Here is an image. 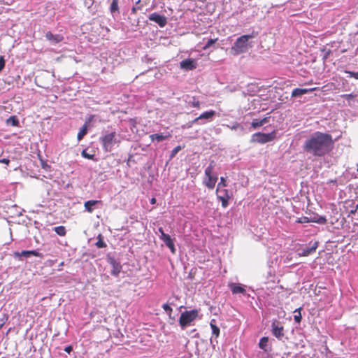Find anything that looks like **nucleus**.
<instances>
[{"label":"nucleus","mask_w":358,"mask_h":358,"mask_svg":"<svg viewBox=\"0 0 358 358\" xmlns=\"http://www.w3.org/2000/svg\"><path fill=\"white\" fill-rule=\"evenodd\" d=\"M333 144L330 134L317 131L305 141L303 148L308 153L322 157L331 150Z\"/></svg>","instance_id":"f257e3e1"},{"label":"nucleus","mask_w":358,"mask_h":358,"mask_svg":"<svg viewBox=\"0 0 358 358\" xmlns=\"http://www.w3.org/2000/svg\"><path fill=\"white\" fill-rule=\"evenodd\" d=\"M254 36V33H252V34L243 35L238 37L231 48V53L233 55H238L246 52L252 47L249 43V40Z\"/></svg>","instance_id":"f03ea898"},{"label":"nucleus","mask_w":358,"mask_h":358,"mask_svg":"<svg viewBox=\"0 0 358 358\" xmlns=\"http://www.w3.org/2000/svg\"><path fill=\"white\" fill-rule=\"evenodd\" d=\"M198 316L199 310L196 309L182 312L179 318V324L181 329H185L187 327L190 326Z\"/></svg>","instance_id":"7ed1b4c3"},{"label":"nucleus","mask_w":358,"mask_h":358,"mask_svg":"<svg viewBox=\"0 0 358 358\" xmlns=\"http://www.w3.org/2000/svg\"><path fill=\"white\" fill-rule=\"evenodd\" d=\"M217 198L221 201L222 207L226 208L229 203V201L233 199V193L231 190L223 188L216 189Z\"/></svg>","instance_id":"20e7f679"},{"label":"nucleus","mask_w":358,"mask_h":358,"mask_svg":"<svg viewBox=\"0 0 358 358\" xmlns=\"http://www.w3.org/2000/svg\"><path fill=\"white\" fill-rule=\"evenodd\" d=\"M276 137L275 131H273L271 133L265 134L257 132L252 136L251 141L253 143H266L274 140Z\"/></svg>","instance_id":"39448f33"},{"label":"nucleus","mask_w":358,"mask_h":358,"mask_svg":"<svg viewBox=\"0 0 358 358\" xmlns=\"http://www.w3.org/2000/svg\"><path fill=\"white\" fill-rule=\"evenodd\" d=\"M103 148L106 152H110L116 141V133L115 131L106 134L100 138Z\"/></svg>","instance_id":"423d86ee"},{"label":"nucleus","mask_w":358,"mask_h":358,"mask_svg":"<svg viewBox=\"0 0 358 358\" xmlns=\"http://www.w3.org/2000/svg\"><path fill=\"white\" fill-rule=\"evenodd\" d=\"M217 180V174L214 172V170L208 169H205V178L203 182L206 187L210 189H213L215 187Z\"/></svg>","instance_id":"0eeeda50"},{"label":"nucleus","mask_w":358,"mask_h":358,"mask_svg":"<svg viewBox=\"0 0 358 358\" xmlns=\"http://www.w3.org/2000/svg\"><path fill=\"white\" fill-rule=\"evenodd\" d=\"M148 19L158 24L161 27H164L167 23L166 17L157 13H151L149 15Z\"/></svg>","instance_id":"6e6552de"},{"label":"nucleus","mask_w":358,"mask_h":358,"mask_svg":"<svg viewBox=\"0 0 358 358\" xmlns=\"http://www.w3.org/2000/svg\"><path fill=\"white\" fill-rule=\"evenodd\" d=\"M34 256L43 258V255L41 252H38L36 250H22V252H14V256L16 257H29L30 256Z\"/></svg>","instance_id":"1a4fd4ad"},{"label":"nucleus","mask_w":358,"mask_h":358,"mask_svg":"<svg viewBox=\"0 0 358 358\" xmlns=\"http://www.w3.org/2000/svg\"><path fill=\"white\" fill-rule=\"evenodd\" d=\"M272 333L278 338H281L284 336V328L279 325V322L274 321L271 324Z\"/></svg>","instance_id":"9d476101"},{"label":"nucleus","mask_w":358,"mask_h":358,"mask_svg":"<svg viewBox=\"0 0 358 358\" xmlns=\"http://www.w3.org/2000/svg\"><path fill=\"white\" fill-rule=\"evenodd\" d=\"M180 66L183 69L193 70L196 68V63L192 59H186L180 62Z\"/></svg>","instance_id":"9b49d317"},{"label":"nucleus","mask_w":358,"mask_h":358,"mask_svg":"<svg viewBox=\"0 0 358 358\" xmlns=\"http://www.w3.org/2000/svg\"><path fill=\"white\" fill-rule=\"evenodd\" d=\"M165 245L170 249L171 252L173 254H175L176 252V248L174 245V243L173 239L171 238V236L169 234L163 235V236L160 238Z\"/></svg>","instance_id":"f8f14e48"},{"label":"nucleus","mask_w":358,"mask_h":358,"mask_svg":"<svg viewBox=\"0 0 358 358\" xmlns=\"http://www.w3.org/2000/svg\"><path fill=\"white\" fill-rule=\"evenodd\" d=\"M45 38L48 41L58 43L64 40V36L62 34H53L51 31H48L45 34Z\"/></svg>","instance_id":"ddd939ff"},{"label":"nucleus","mask_w":358,"mask_h":358,"mask_svg":"<svg viewBox=\"0 0 358 358\" xmlns=\"http://www.w3.org/2000/svg\"><path fill=\"white\" fill-rule=\"evenodd\" d=\"M317 89V87H313V88H310V89L295 88L294 90H293V91L292 92V97H299L306 93L313 92V91L316 90Z\"/></svg>","instance_id":"4468645a"},{"label":"nucleus","mask_w":358,"mask_h":358,"mask_svg":"<svg viewBox=\"0 0 358 358\" xmlns=\"http://www.w3.org/2000/svg\"><path fill=\"white\" fill-rule=\"evenodd\" d=\"M170 137H171V134L169 132H167L166 134H155L150 135V138L151 139L152 141H156L157 142H161Z\"/></svg>","instance_id":"2eb2a0df"},{"label":"nucleus","mask_w":358,"mask_h":358,"mask_svg":"<svg viewBox=\"0 0 358 358\" xmlns=\"http://www.w3.org/2000/svg\"><path fill=\"white\" fill-rule=\"evenodd\" d=\"M110 263L113 266V269L110 272L111 275L115 276L118 275L122 269L121 264L119 262H116L114 259H111Z\"/></svg>","instance_id":"dca6fc26"},{"label":"nucleus","mask_w":358,"mask_h":358,"mask_svg":"<svg viewBox=\"0 0 358 358\" xmlns=\"http://www.w3.org/2000/svg\"><path fill=\"white\" fill-rule=\"evenodd\" d=\"M318 243L315 242L313 245L310 248L303 249L301 252L299 253V255L300 257H307L310 255V254L315 252L316 249L317 248Z\"/></svg>","instance_id":"f3484780"},{"label":"nucleus","mask_w":358,"mask_h":358,"mask_svg":"<svg viewBox=\"0 0 358 358\" xmlns=\"http://www.w3.org/2000/svg\"><path fill=\"white\" fill-rule=\"evenodd\" d=\"M90 121V119L88 121H86L83 126L80 128V131H78L77 135V138L78 141H81L83 138V137L87 134Z\"/></svg>","instance_id":"a211bd4d"},{"label":"nucleus","mask_w":358,"mask_h":358,"mask_svg":"<svg viewBox=\"0 0 358 358\" xmlns=\"http://www.w3.org/2000/svg\"><path fill=\"white\" fill-rule=\"evenodd\" d=\"M229 286L233 294H245L246 292L243 287L236 283H231Z\"/></svg>","instance_id":"6ab92c4d"},{"label":"nucleus","mask_w":358,"mask_h":358,"mask_svg":"<svg viewBox=\"0 0 358 358\" xmlns=\"http://www.w3.org/2000/svg\"><path fill=\"white\" fill-rule=\"evenodd\" d=\"M310 222H315L320 224H325L327 220L324 216H320L317 214H315L313 216L309 217Z\"/></svg>","instance_id":"aec40b11"},{"label":"nucleus","mask_w":358,"mask_h":358,"mask_svg":"<svg viewBox=\"0 0 358 358\" xmlns=\"http://www.w3.org/2000/svg\"><path fill=\"white\" fill-rule=\"evenodd\" d=\"M215 111H214V110L206 111V112L203 113L202 114H201L198 117H196L194 120V122H196L197 120H201V119H210L212 117H213L215 115Z\"/></svg>","instance_id":"412c9836"},{"label":"nucleus","mask_w":358,"mask_h":358,"mask_svg":"<svg viewBox=\"0 0 358 358\" xmlns=\"http://www.w3.org/2000/svg\"><path fill=\"white\" fill-rule=\"evenodd\" d=\"M99 202H100V201H97V200H89V201H86L84 204L85 210L89 213H92L93 211L92 206Z\"/></svg>","instance_id":"4be33fe9"},{"label":"nucleus","mask_w":358,"mask_h":358,"mask_svg":"<svg viewBox=\"0 0 358 358\" xmlns=\"http://www.w3.org/2000/svg\"><path fill=\"white\" fill-rule=\"evenodd\" d=\"M210 327L212 329L213 334L216 336L218 337L220 335V328L216 326L215 324V320L213 319L210 322Z\"/></svg>","instance_id":"5701e85b"},{"label":"nucleus","mask_w":358,"mask_h":358,"mask_svg":"<svg viewBox=\"0 0 358 358\" xmlns=\"http://www.w3.org/2000/svg\"><path fill=\"white\" fill-rule=\"evenodd\" d=\"M268 342V337H266V336L262 337L260 339V341L259 343V347L262 350H264V351H267L266 347H267Z\"/></svg>","instance_id":"b1692460"},{"label":"nucleus","mask_w":358,"mask_h":358,"mask_svg":"<svg viewBox=\"0 0 358 358\" xmlns=\"http://www.w3.org/2000/svg\"><path fill=\"white\" fill-rule=\"evenodd\" d=\"M54 231L60 236H64L66 234V228L64 226L56 227L54 228Z\"/></svg>","instance_id":"393cba45"},{"label":"nucleus","mask_w":358,"mask_h":358,"mask_svg":"<svg viewBox=\"0 0 358 358\" xmlns=\"http://www.w3.org/2000/svg\"><path fill=\"white\" fill-rule=\"evenodd\" d=\"M6 123H7V124H10L12 126L15 127V126H18L19 120L16 117V116L13 115V116L10 117L8 119H7Z\"/></svg>","instance_id":"a878e982"},{"label":"nucleus","mask_w":358,"mask_h":358,"mask_svg":"<svg viewBox=\"0 0 358 358\" xmlns=\"http://www.w3.org/2000/svg\"><path fill=\"white\" fill-rule=\"evenodd\" d=\"M119 10V6H118V0H113L111 4H110V10L111 13H115L116 11H118Z\"/></svg>","instance_id":"bb28decb"},{"label":"nucleus","mask_w":358,"mask_h":358,"mask_svg":"<svg viewBox=\"0 0 358 358\" xmlns=\"http://www.w3.org/2000/svg\"><path fill=\"white\" fill-rule=\"evenodd\" d=\"M301 308H299L295 310V311H294L295 313H297V314H296L294 317V320L296 323H300L301 321L302 317H301Z\"/></svg>","instance_id":"cd10ccee"},{"label":"nucleus","mask_w":358,"mask_h":358,"mask_svg":"<svg viewBox=\"0 0 358 358\" xmlns=\"http://www.w3.org/2000/svg\"><path fill=\"white\" fill-rule=\"evenodd\" d=\"M96 245L97 246V248H106V244L105 243V242L103 241L102 239V237H101V235L99 234V236H98V241L96 243Z\"/></svg>","instance_id":"c85d7f7f"},{"label":"nucleus","mask_w":358,"mask_h":358,"mask_svg":"<svg viewBox=\"0 0 358 358\" xmlns=\"http://www.w3.org/2000/svg\"><path fill=\"white\" fill-rule=\"evenodd\" d=\"M227 180L225 179V178L221 177L220 178V181L217 184V188L227 187Z\"/></svg>","instance_id":"c756f323"},{"label":"nucleus","mask_w":358,"mask_h":358,"mask_svg":"<svg viewBox=\"0 0 358 358\" xmlns=\"http://www.w3.org/2000/svg\"><path fill=\"white\" fill-rule=\"evenodd\" d=\"M162 308L167 313V314L169 315V317H171V313H172V311H173V309L171 308V306L169 304H167V303H164V304H163Z\"/></svg>","instance_id":"7c9ffc66"},{"label":"nucleus","mask_w":358,"mask_h":358,"mask_svg":"<svg viewBox=\"0 0 358 358\" xmlns=\"http://www.w3.org/2000/svg\"><path fill=\"white\" fill-rule=\"evenodd\" d=\"M182 149V147L180 145H178L176 146V148H174L171 152V155H170V157L171 158H173L177 154L178 152L181 150Z\"/></svg>","instance_id":"2f4dec72"},{"label":"nucleus","mask_w":358,"mask_h":358,"mask_svg":"<svg viewBox=\"0 0 358 358\" xmlns=\"http://www.w3.org/2000/svg\"><path fill=\"white\" fill-rule=\"evenodd\" d=\"M217 41V38L215 39H209L206 44V45L203 48V50H207L209 48L211 45H213L216 41Z\"/></svg>","instance_id":"473e14b6"},{"label":"nucleus","mask_w":358,"mask_h":358,"mask_svg":"<svg viewBox=\"0 0 358 358\" xmlns=\"http://www.w3.org/2000/svg\"><path fill=\"white\" fill-rule=\"evenodd\" d=\"M251 125L253 128H257V127L262 126V124L260 120L255 119V120H253V121L251 123Z\"/></svg>","instance_id":"72a5a7b5"},{"label":"nucleus","mask_w":358,"mask_h":358,"mask_svg":"<svg viewBox=\"0 0 358 358\" xmlns=\"http://www.w3.org/2000/svg\"><path fill=\"white\" fill-rule=\"evenodd\" d=\"M296 222L297 223H309L310 220H309V217L303 216L301 217L298 218Z\"/></svg>","instance_id":"f704fd0d"},{"label":"nucleus","mask_w":358,"mask_h":358,"mask_svg":"<svg viewBox=\"0 0 358 358\" xmlns=\"http://www.w3.org/2000/svg\"><path fill=\"white\" fill-rule=\"evenodd\" d=\"M82 156L88 159H92L94 158V155H90L87 152L86 150H83L81 153Z\"/></svg>","instance_id":"c9c22d12"},{"label":"nucleus","mask_w":358,"mask_h":358,"mask_svg":"<svg viewBox=\"0 0 358 358\" xmlns=\"http://www.w3.org/2000/svg\"><path fill=\"white\" fill-rule=\"evenodd\" d=\"M191 105L193 107H195V108H199L200 107V102L199 100H197L195 97H193V100L191 102Z\"/></svg>","instance_id":"e433bc0d"},{"label":"nucleus","mask_w":358,"mask_h":358,"mask_svg":"<svg viewBox=\"0 0 358 358\" xmlns=\"http://www.w3.org/2000/svg\"><path fill=\"white\" fill-rule=\"evenodd\" d=\"M216 166V163L214 160H211L209 163V165L206 167L208 169L214 170Z\"/></svg>","instance_id":"4c0bfd02"},{"label":"nucleus","mask_w":358,"mask_h":358,"mask_svg":"<svg viewBox=\"0 0 358 358\" xmlns=\"http://www.w3.org/2000/svg\"><path fill=\"white\" fill-rule=\"evenodd\" d=\"M5 67V59L3 57H0V71H1Z\"/></svg>","instance_id":"58836bf2"},{"label":"nucleus","mask_w":358,"mask_h":358,"mask_svg":"<svg viewBox=\"0 0 358 358\" xmlns=\"http://www.w3.org/2000/svg\"><path fill=\"white\" fill-rule=\"evenodd\" d=\"M341 96L345 98L347 100H351L355 97V96L352 95V94H343V95H341Z\"/></svg>","instance_id":"ea45409f"},{"label":"nucleus","mask_w":358,"mask_h":358,"mask_svg":"<svg viewBox=\"0 0 358 358\" xmlns=\"http://www.w3.org/2000/svg\"><path fill=\"white\" fill-rule=\"evenodd\" d=\"M0 163H3V164L8 165L10 163V160L8 159L4 158L2 159H0Z\"/></svg>","instance_id":"a19ab883"},{"label":"nucleus","mask_w":358,"mask_h":358,"mask_svg":"<svg viewBox=\"0 0 358 358\" xmlns=\"http://www.w3.org/2000/svg\"><path fill=\"white\" fill-rule=\"evenodd\" d=\"M64 351L68 353H70L72 351V346L71 345L66 346L64 349Z\"/></svg>","instance_id":"79ce46f5"},{"label":"nucleus","mask_w":358,"mask_h":358,"mask_svg":"<svg viewBox=\"0 0 358 358\" xmlns=\"http://www.w3.org/2000/svg\"><path fill=\"white\" fill-rule=\"evenodd\" d=\"M268 119L269 117H264L263 119L260 120L262 125H264V124L267 123L268 122Z\"/></svg>","instance_id":"37998d69"},{"label":"nucleus","mask_w":358,"mask_h":358,"mask_svg":"<svg viewBox=\"0 0 358 358\" xmlns=\"http://www.w3.org/2000/svg\"><path fill=\"white\" fill-rule=\"evenodd\" d=\"M158 231L160 233V238L163 236V235H166V233H164L162 227H159Z\"/></svg>","instance_id":"c03bdc74"},{"label":"nucleus","mask_w":358,"mask_h":358,"mask_svg":"<svg viewBox=\"0 0 358 358\" xmlns=\"http://www.w3.org/2000/svg\"><path fill=\"white\" fill-rule=\"evenodd\" d=\"M330 53H331V50H328V51L326 52V54H325V55H324V59H326L328 57V56L330 55Z\"/></svg>","instance_id":"a18cd8bd"},{"label":"nucleus","mask_w":358,"mask_h":358,"mask_svg":"<svg viewBox=\"0 0 358 358\" xmlns=\"http://www.w3.org/2000/svg\"><path fill=\"white\" fill-rule=\"evenodd\" d=\"M157 200L155 198H152L151 200H150V203L152 204H155L156 203Z\"/></svg>","instance_id":"49530a36"},{"label":"nucleus","mask_w":358,"mask_h":358,"mask_svg":"<svg viewBox=\"0 0 358 358\" xmlns=\"http://www.w3.org/2000/svg\"><path fill=\"white\" fill-rule=\"evenodd\" d=\"M136 8L135 7H133L132 8V13H136Z\"/></svg>","instance_id":"de8ad7c7"},{"label":"nucleus","mask_w":358,"mask_h":358,"mask_svg":"<svg viewBox=\"0 0 358 358\" xmlns=\"http://www.w3.org/2000/svg\"><path fill=\"white\" fill-rule=\"evenodd\" d=\"M64 266V262H62L60 263V264H59V266L61 267V266Z\"/></svg>","instance_id":"09e8293b"},{"label":"nucleus","mask_w":358,"mask_h":358,"mask_svg":"<svg viewBox=\"0 0 358 358\" xmlns=\"http://www.w3.org/2000/svg\"><path fill=\"white\" fill-rule=\"evenodd\" d=\"M356 78H358V73H357V76L355 77Z\"/></svg>","instance_id":"8fccbe9b"},{"label":"nucleus","mask_w":358,"mask_h":358,"mask_svg":"<svg viewBox=\"0 0 358 358\" xmlns=\"http://www.w3.org/2000/svg\"><path fill=\"white\" fill-rule=\"evenodd\" d=\"M357 171H358V164H357Z\"/></svg>","instance_id":"3c124183"},{"label":"nucleus","mask_w":358,"mask_h":358,"mask_svg":"<svg viewBox=\"0 0 358 358\" xmlns=\"http://www.w3.org/2000/svg\"><path fill=\"white\" fill-rule=\"evenodd\" d=\"M1 358H6V357H1Z\"/></svg>","instance_id":"603ef678"}]
</instances>
